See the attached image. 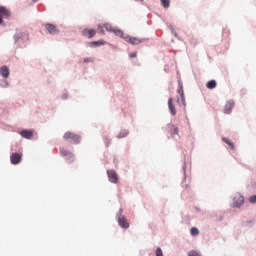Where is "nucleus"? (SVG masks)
Returning <instances> with one entry per match:
<instances>
[{
    "instance_id": "nucleus-13",
    "label": "nucleus",
    "mask_w": 256,
    "mask_h": 256,
    "mask_svg": "<svg viewBox=\"0 0 256 256\" xmlns=\"http://www.w3.org/2000/svg\"><path fill=\"white\" fill-rule=\"evenodd\" d=\"M168 109L171 115L173 116L177 115V110L175 109V105L173 104V98H169L168 100Z\"/></svg>"
},
{
    "instance_id": "nucleus-32",
    "label": "nucleus",
    "mask_w": 256,
    "mask_h": 256,
    "mask_svg": "<svg viewBox=\"0 0 256 256\" xmlns=\"http://www.w3.org/2000/svg\"><path fill=\"white\" fill-rule=\"evenodd\" d=\"M105 143H106L107 147H109V143H111V140L109 138H106Z\"/></svg>"
},
{
    "instance_id": "nucleus-14",
    "label": "nucleus",
    "mask_w": 256,
    "mask_h": 256,
    "mask_svg": "<svg viewBox=\"0 0 256 256\" xmlns=\"http://www.w3.org/2000/svg\"><path fill=\"white\" fill-rule=\"evenodd\" d=\"M20 135L24 137V139H31V137H33V131L23 130L22 132H20Z\"/></svg>"
},
{
    "instance_id": "nucleus-17",
    "label": "nucleus",
    "mask_w": 256,
    "mask_h": 256,
    "mask_svg": "<svg viewBox=\"0 0 256 256\" xmlns=\"http://www.w3.org/2000/svg\"><path fill=\"white\" fill-rule=\"evenodd\" d=\"M60 154L62 155V157H73V153L69 152L65 148L60 149Z\"/></svg>"
},
{
    "instance_id": "nucleus-22",
    "label": "nucleus",
    "mask_w": 256,
    "mask_h": 256,
    "mask_svg": "<svg viewBox=\"0 0 256 256\" xmlns=\"http://www.w3.org/2000/svg\"><path fill=\"white\" fill-rule=\"evenodd\" d=\"M190 233L193 237H195V236L199 235V229H197L196 227H193V228H191Z\"/></svg>"
},
{
    "instance_id": "nucleus-1",
    "label": "nucleus",
    "mask_w": 256,
    "mask_h": 256,
    "mask_svg": "<svg viewBox=\"0 0 256 256\" xmlns=\"http://www.w3.org/2000/svg\"><path fill=\"white\" fill-rule=\"evenodd\" d=\"M63 138L65 139V141H68L69 143H74V145H79V143H81V136L73 132H66Z\"/></svg>"
},
{
    "instance_id": "nucleus-33",
    "label": "nucleus",
    "mask_w": 256,
    "mask_h": 256,
    "mask_svg": "<svg viewBox=\"0 0 256 256\" xmlns=\"http://www.w3.org/2000/svg\"><path fill=\"white\" fill-rule=\"evenodd\" d=\"M34 1H37V0H34Z\"/></svg>"
},
{
    "instance_id": "nucleus-28",
    "label": "nucleus",
    "mask_w": 256,
    "mask_h": 256,
    "mask_svg": "<svg viewBox=\"0 0 256 256\" xmlns=\"http://www.w3.org/2000/svg\"><path fill=\"white\" fill-rule=\"evenodd\" d=\"M250 203H256V195H252L249 197Z\"/></svg>"
},
{
    "instance_id": "nucleus-16",
    "label": "nucleus",
    "mask_w": 256,
    "mask_h": 256,
    "mask_svg": "<svg viewBox=\"0 0 256 256\" xmlns=\"http://www.w3.org/2000/svg\"><path fill=\"white\" fill-rule=\"evenodd\" d=\"M222 141L224 143H226V145H228V147H229V149H231V151H235V144H233L229 138L224 137V138H222Z\"/></svg>"
},
{
    "instance_id": "nucleus-10",
    "label": "nucleus",
    "mask_w": 256,
    "mask_h": 256,
    "mask_svg": "<svg viewBox=\"0 0 256 256\" xmlns=\"http://www.w3.org/2000/svg\"><path fill=\"white\" fill-rule=\"evenodd\" d=\"M45 28L48 31V33H50V35H57V33H59V29L57 28V26L53 24H46Z\"/></svg>"
},
{
    "instance_id": "nucleus-21",
    "label": "nucleus",
    "mask_w": 256,
    "mask_h": 256,
    "mask_svg": "<svg viewBox=\"0 0 256 256\" xmlns=\"http://www.w3.org/2000/svg\"><path fill=\"white\" fill-rule=\"evenodd\" d=\"M112 33H114V35H116L117 37H123V31H121L120 29L114 28Z\"/></svg>"
},
{
    "instance_id": "nucleus-27",
    "label": "nucleus",
    "mask_w": 256,
    "mask_h": 256,
    "mask_svg": "<svg viewBox=\"0 0 256 256\" xmlns=\"http://www.w3.org/2000/svg\"><path fill=\"white\" fill-rule=\"evenodd\" d=\"M156 256H163V250L161 248L156 249Z\"/></svg>"
},
{
    "instance_id": "nucleus-7",
    "label": "nucleus",
    "mask_w": 256,
    "mask_h": 256,
    "mask_svg": "<svg viewBox=\"0 0 256 256\" xmlns=\"http://www.w3.org/2000/svg\"><path fill=\"white\" fill-rule=\"evenodd\" d=\"M21 159H23V155L20 153H13L10 156L12 165H19V163H21Z\"/></svg>"
},
{
    "instance_id": "nucleus-23",
    "label": "nucleus",
    "mask_w": 256,
    "mask_h": 256,
    "mask_svg": "<svg viewBox=\"0 0 256 256\" xmlns=\"http://www.w3.org/2000/svg\"><path fill=\"white\" fill-rule=\"evenodd\" d=\"M127 135H129V132H127V130H122L119 134V139H123V137H127Z\"/></svg>"
},
{
    "instance_id": "nucleus-5",
    "label": "nucleus",
    "mask_w": 256,
    "mask_h": 256,
    "mask_svg": "<svg viewBox=\"0 0 256 256\" xmlns=\"http://www.w3.org/2000/svg\"><path fill=\"white\" fill-rule=\"evenodd\" d=\"M123 39L126 41V43H130V45H141V42L144 41L143 39L131 37L129 35L124 36Z\"/></svg>"
},
{
    "instance_id": "nucleus-24",
    "label": "nucleus",
    "mask_w": 256,
    "mask_h": 256,
    "mask_svg": "<svg viewBox=\"0 0 256 256\" xmlns=\"http://www.w3.org/2000/svg\"><path fill=\"white\" fill-rule=\"evenodd\" d=\"M172 133L173 135H179V128L178 127H172Z\"/></svg>"
},
{
    "instance_id": "nucleus-9",
    "label": "nucleus",
    "mask_w": 256,
    "mask_h": 256,
    "mask_svg": "<svg viewBox=\"0 0 256 256\" xmlns=\"http://www.w3.org/2000/svg\"><path fill=\"white\" fill-rule=\"evenodd\" d=\"M233 107H235V101L229 100L228 102H226V104L224 106V113H226V115H230Z\"/></svg>"
},
{
    "instance_id": "nucleus-2",
    "label": "nucleus",
    "mask_w": 256,
    "mask_h": 256,
    "mask_svg": "<svg viewBox=\"0 0 256 256\" xmlns=\"http://www.w3.org/2000/svg\"><path fill=\"white\" fill-rule=\"evenodd\" d=\"M15 43L19 41H29V32L27 31H18L14 35Z\"/></svg>"
},
{
    "instance_id": "nucleus-19",
    "label": "nucleus",
    "mask_w": 256,
    "mask_h": 256,
    "mask_svg": "<svg viewBox=\"0 0 256 256\" xmlns=\"http://www.w3.org/2000/svg\"><path fill=\"white\" fill-rule=\"evenodd\" d=\"M161 5L164 7V9H169V6L171 5L170 0H161Z\"/></svg>"
},
{
    "instance_id": "nucleus-18",
    "label": "nucleus",
    "mask_w": 256,
    "mask_h": 256,
    "mask_svg": "<svg viewBox=\"0 0 256 256\" xmlns=\"http://www.w3.org/2000/svg\"><path fill=\"white\" fill-rule=\"evenodd\" d=\"M207 89H215L217 87V82L215 80H210L206 84Z\"/></svg>"
},
{
    "instance_id": "nucleus-12",
    "label": "nucleus",
    "mask_w": 256,
    "mask_h": 256,
    "mask_svg": "<svg viewBox=\"0 0 256 256\" xmlns=\"http://www.w3.org/2000/svg\"><path fill=\"white\" fill-rule=\"evenodd\" d=\"M118 224L122 227V229H129V222H127V218H125V216L118 217Z\"/></svg>"
},
{
    "instance_id": "nucleus-20",
    "label": "nucleus",
    "mask_w": 256,
    "mask_h": 256,
    "mask_svg": "<svg viewBox=\"0 0 256 256\" xmlns=\"http://www.w3.org/2000/svg\"><path fill=\"white\" fill-rule=\"evenodd\" d=\"M177 93L181 96V95H185V92L183 91V83L179 82L178 83V90Z\"/></svg>"
},
{
    "instance_id": "nucleus-8",
    "label": "nucleus",
    "mask_w": 256,
    "mask_h": 256,
    "mask_svg": "<svg viewBox=\"0 0 256 256\" xmlns=\"http://www.w3.org/2000/svg\"><path fill=\"white\" fill-rule=\"evenodd\" d=\"M82 35L83 37H88V39H93V36L97 35V31H95V29L85 28L82 31Z\"/></svg>"
},
{
    "instance_id": "nucleus-30",
    "label": "nucleus",
    "mask_w": 256,
    "mask_h": 256,
    "mask_svg": "<svg viewBox=\"0 0 256 256\" xmlns=\"http://www.w3.org/2000/svg\"><path fill=\"white\" fill-rule=\"evenodd\" d=\"M180 97H181L182 104H183V105H186V102H185V94L180 95Z\"/></svg>"
},
{
    "instance_id": "nucleus-11",
    "label": "nucleus",
    "mask_w": 256,
    "mask_h": 256,
    "mask_svg": "<svg viewBox=\"0 0 256 256\" xmlns=\"http://www.w3.org/2000/svg\"><path fill=\"white\" fill-rule=\"evenodd\" d=\"M107 173H108L109 181H111V183H117V181H119V177L117 176L116 171L108 170Z\"/></svg>"
},
{
    "instance_id": "nucleus-6",
    "label": "nucleus",
    "mask_w": 256,
    "mask_h": 256,
    "mask_svg": "<svg viewBox=\"0 0 256 256\" xmlns=\"http://www.w3.org/2000/svg\"><path fill=\"white\" fill-rule=\"evenodd\" d=\"M103 27H104V29H105L106 31H108V33H113V31L115 30V27H113V26H112L111 24H109V23L103 24V26L98 25V29H99L101 35H105V30L103 29Z\"/></svg>"
},
{
    "instance_id": "nucleus-25",
    "label": "nucleus",
    "mask_w": 256,
    "mask_h": 256,
    "mask_svg": "<svg viewBox=\"0 0 256 256\" xmlns=\"http://www.w3.org/2000/svg\"><path fill=\"white\" fill-rule=\"evenodd\" d=\"M188 256H201V254H199V252H197V251H190L188 253Z\"/></svg>"
},
{
    "instance_id": "nucleus-3",
    "label": "nucleus",
    "mask_w": 256,
    "mask_h": 256,
    "mask_svg": "<svg viewBox=\"0 0 256 256\" xmlns=\"http://www.w3.org/2000/svg\"><path fill=\"white\" fill-rule=\"evenodd\" d=\"M11 17V11L4 6H0V25L3 23V19H9Z\"/></svg>"
},
{
    "instance_id": "nucleus-15",
    "label": "nucleus",
    "mask_w": 256,
    "mask_h": 256,
    "mask_svg": "<svg viewBox=\"0 0 256 256\" xmlns=\"http://www.w3.org/2000/svg\"><path fill=\"white\" fill-rule=\"evenodd\" d=\"M0 75H2L4 77V79H8L9 78V68L7 66H3L0 69Z\"/></svg>"
},
{
    "instance_id": "nucleus-29",
    "label": "nucleus",
    "mask_w": 256,
    "mask_h": 256,
    "mask_svg": "<svg viewBox=\"0 0 256 256\" xmlns=\"http://www.w3.org/2000/svg\"><path fill=\"white\" fill-rule=\"evenodd\" d=\"M85 63H93V58L89 57V58H85L84 59Z\"/></svg>"
},
{
    "instance_id": "nucleus-26",
    "label": "nucleus",
    "mask_w": 256,
    "mask_h": 256,
    "mask_svg": "<svg viewBox=\"0 0 256 256\" xmlns=\"http://www.w3.org/2000/svg\"><path fill=\"white\" fill-rule=\"evenodd\" d=\"M92 45H105V41L103 40L95 41V42H92Z\"/></svg>"
},
{
    "instance_id": "nucleus-4",
    "label": "nucleus",
    "mask_w": 256,
    "mask_h": 256,
    "mask_svg": "<svg viewBox=\"0 0 256 256\" xmlns=\"http://www.w3.org/2000/svg\"><path fill=\"white\" fill-rule=\"evenodd\" d=\"M245 203V197L240 193H236L233 197V207H241Z\"/></svg>"
},
{
    "instance_id": "nucleus-31",
    "label": "nucleus",
    "mask_w": 256,
    "mask_h": 256,
    "mask_svg": "<svg viewBox=\"0 0 256 256\" xmlns=\"http://www.w3.org/2000/svg\"><path fill=\"white\" fill-rule=\"evenodd\" d=\"M129 56L131 57V59H133V58L137 57V52H133Z\"/></svg>"
}]
</instances>
